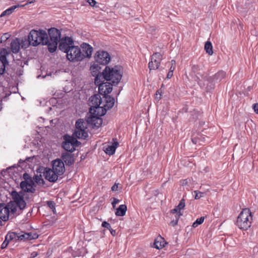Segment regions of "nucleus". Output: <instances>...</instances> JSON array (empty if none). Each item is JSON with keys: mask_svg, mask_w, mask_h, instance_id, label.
Listing matches in <instances>:
<instances>
[{"mask_svg": "<svg viewBox=\"0 0 258 258\" xmlns=\"http://www.w3.org/2000/svg\"><path fill=\"white\" fill-rule=\"evenodd\" d=\"M51 101L52 103H56V106L57 108H61L64 105L63 99L62 98H51Z\"/></svg>", "mask_w": 258, "mask_h": 258, "instance_id": "7c9ffc66", "label": "nucleus"}, {"mask_svg": "<svg viewBox=\"0 0 258 258\" xmlns=\"http://www.w3.org/2000/svg\"><path fill=\"white\" fill-rule=\"evenodd\" d=\"M162 98V91L160 90H158L156 92V99L159 100Z\"/></svg>", "mask_w": 258, "mask_h": 258, "instance_id": "79ce46f5", "label": "nucleus"}, {"mask_svg": "<svg viewBox=\"0 0 258 258\" xmlns=\"http://www.w3.org/2000/svg\"><path fill=\"white\" fill-rule=\"evenodd\" d=\"M18 236L17 233L16 232H10L8 233L7 235L6 236V240H9V241L15 240H18Z\"/></svg>", "mask_w": 258, "mask_h": 258, "instance_id": "72a5a7b5", "label": "nucleus"}, {"mask_svg": "<svg viewBox=\"0 0 258 258\" xmlns=\"http://www.w3.org/2000/svg\"><path fill=\"white\" fill-rule=\"evenodd\" d=\"M87 2L89 3V5L92 7H95V4L97 3L95 0H88Z\"/></svg>", "mask_w": 258, "mask_h": 258, "instance_id": "09e8293b", "label": "nucleus"}, {"mask_svg": "<svg viewBox=\"0 0 258 258\" xmlns=\"http://www.w3.org/2000/svg\"><path fill=\"white\" fill-rule=\"evenodd\" d=\"M167 244L164 239L161 236H158L154 240V247L157 249L162 248Z\"/></svg>", "mask_w": 258, "mask_h": 258, "instance_id": "a211bd4d", "label": "nucleus"}, {"mask_svg": "<svg viewBox=\"0 0 258 258\" xmlns=\"http://www.w3.org/2000/svg\"><path fill=\"white\" fill-rule=\"evenodd\" d=\"M9 242L10 241L9 240H7L6 238H5L4 241L3 242L2 244L1 245V248L4 249V248H6L7 246H8Z\"/></svg>", "mask_w": 258, "mask_h": 258, "instance_id": "a18cd8bd", "label": "nucleus"}, {"mask_svg": "<svg viewBox=\"0 0 258 258\" xmlns=\"http://www.w3.org/2000/svg\"><path fill=\"white\" fill-rule=\"evenodd\" d=\"M179 212H180V211L177 209H176V207H175L174 209H173V210H172L171 211V213L172 214H174L176 213H179Z\"/></svg>", "mask_w": 258, "mask_h": 258, "instance_id": "864d4df0", "label": "nucleus"}, {"mask_svg": "<svg viewBox=\"0 0 258 258\" xmlns=\"http://www.w3.org/2000/svg\"><path fill=\"white\" fill-rule=\"evenodd\" d=\"M88 136V133L85 130L75 131L73 137L66 134V151L73 152L76 150V148L79 147L81 144L77 139L84 140Z\"/></svg>", "mask_w": 258, "mask_h": 258, "instance_id": "7ed1b4c3", "label": "nucleus"}, {"mask_svg": "<svg viewBox=\"0 0 258 258\" xmlns=\"http://www.w3.org/2000/svg\"><path fill=\"white\" fill-rule=\"evenodd\" d=\"M64 164L61 159H56L52 162V170L58 175L63 173Z\"/></svg>", "mask_w": 258, "mask_h": 258, "instance_id": "2eb2a0df", "label": "nucleus"}, {"mask_svg": "<svg viewBox=\"0 0 258 258\" xmlns=\"http://www.w3.org/2000/svg\"><path fill=\"white\" fill-rule=\"evenodd\" d=\"M226 76V73L225 72L223 71H220L218 72H217L212 79L213 80L214 82H220L223 79H225Z\"/></svg>", "mask_w": 258, "mask_h": 258, "instance_id": "a878e982", "label": "nucleus"}, {"mask_svg": "<svg viewBox=\"0 0 258 258\" xmlns=\"http://www.w3.org/2000/svg\"><path fill=\"white\" fill-rule=\"evenodd\" d=\"M32 255H33V257H34L37 255V253H35V254L32 253Z\"/></svg>", "mask_w": 258, "mask_h": 258, "instance_id": "774afa93", "label": "nucleus"}, {"mask_svg": "<svg viewBox=\"0 0 258 258\" xmlns=\"http://www.w3.org/2000/svg\"><path fill=\"white\" fill-rule=\"evenodd\" d=\"M95 78V84L96 85L98 86V92L99 95H103V97L108 95V94L110 93L112 90V86L109 83L104 82L105 80L101 78L99 79V82L96 81V76H94Z\"/></svg>", "mask_w": 258, "mask_h": 258, "instance_id": "1a4fd4ad", "label": "nucleus"}, {"mask_svg": "<svg viewBox=\"0 0 258 258\" xmlns=\"http://www.w3.org/2000/svg\"><path fill=\"white\" fill-rule=\"evenodd\" d=\"M182 215V214L181 213H179V214H177L176 216H175V219H173V220H172L171 222H170V224L172 226H176L177 223H178V219L180 217V216Z\"/></svg>", "mask_w": 258, "mask_h": 258, "instance_id": "e433bc0d", "label": "nucleus"}, {"mask_svg": "<svg viewBox=\"0 0 258 258\" xmlns=\"http://www.w3.org/2000/svg\"><path fill=\"white\" fill-rule=\"evenodd\" d=\"M151 61L149 62L148 67L150 71L155 70L159 68L162 59V55L160 52H155L151 56Z\"/></svg>", "mask_w": 258, "mask_h": 258, "instance_id": "9d476101", "label": "nucleus"}, {"mask_svg": "<svg viewBox=\"0 0 258 258\" xmlns=\"http://www.w3.org/2000/svg\"><path fill=\"white\" fill-rule=\"evenodd\" d=\"M171 66H175V64H176V61L175 60H172L171 61Z\"/></svg>", "mask_w": 258, "mask_h": 258, "instance_id": "bf43d9fd", "label": "nucleus"}, {"mask_svg": "<svg viewBox=\"0 0 258 258\" xmlns=\"http://www.w3.org/2000/svg\"><path fill=\"white\" fill-rule=\"evenodd\" d=\"M34 181L30 179L29 180H25L20 183L21 188L25 192H34L35 189L34 188Z\"/></svg>", "mask_w": 258, "mask_h": 258, "instance_id": "4468645a", "label": "nucleus"}, {"mask_svg": "<svg viewBox=\"0 0 258 258\" xmlns=\"http://www.w3.org/2000/svg\"><path fill=\"white\" fill-rule=\"evenodd\" d=\"M101 69V67L97 64L90 67L92 75L96 76V81L99 80V79L101 78L106 81L111 86H115L119 83L123 74V69L120 66H115L113 68L105 66L102 73L100 72Z\"/></svg>", "mask_w": 258, "mask_h": 258, "instance_id": "f257e3e1", "label": "nucleus"}, {"mask_svg": "<svg viewBox=\"0 0 258 258\" xmlns=\"http://www.w3.org/2000/svg\"><path fill=\"white\" fill-rule=\"evenodd\" d=\"M252 108L254 112L258 114V103H255L252 105Z\"/></svg>", "mask_w": 258, "mask_h": 258, "instance_id": "8fccbe9b", "label": "nucleus"}, {"mask_svg": "<svg viewBox=\"0 0 258 258\" xmlns=\"http://www.w3.org/2000/svg\"><path fill=\"white\" fill-rule=\"evenodd\" d=\"M10 209H11V212L12 213H15L16 211V207H13L12 206L11 208H10Z\"/></svg>", "mask_w": 258, "mask_h": 258, "instance_id": "6e6d98bb", "label": "nucleus"}, {"mask_svg": "<svg viewBox=\"0 0 258 258\" xmlns=\"http://www.w3.org/2000/svg\"><path fill=\"white\" fill-rule=\"evenodd\" d=\"M89 101L91 107L90 108V113L91 114H96L100 116H103L106 113V109L103 107H100L102 99L99 94H94L89 98Z\"/></svg>", "mask_w": 258, "mask_h": 258, "instance_id": "423d86ee", "label": "nucleus"}, {"mask_svg": "<svg viewBox=\"0 0 258 258\" xmlns=\"http://www.w3.org/2000/svg\"><path fill=\"white\" fill-rule=\"evenodd\" d=\"M200 71V67L198 65H194L192 67V71L196 74Z\"/></svg>", "mask_w": 258, "mask_h": 258, "instance_id": "37998d69", "label": "nucleus"}, {"mask_svg": "<svg viewBox=\"0 0 258 258\" xmlns=\"http://www.w3.org/2000/svg\"><path fill=\"white\" fill-rule=\"evenodd\" d=\"M18 240H31L33 239H35L37 238L38 236L36 235V234H34V235H32V234L31 233H24L22 234H18Z\"/></svg>", "mask_w": 258, "mask_h": 258, "instance_id": "aec40b11", "label": "nucleus"}, {"mask_svg": "<svg viewBox=\"0 0 258 258\" xmlns=\"http://www.w3.org/2000/svg\"><path fill=\"white\" fill-rule=\"evenodd\" d=\"M175 69V66H171L170 68V69H169V71H171V70H172V72H173L174 70Z\"/></svg>", "mask_w": 258, "mask_h": 258, "instance_id": "052dcab7", "label": "nucleus"}, {"mask_svg": "<svg viewBox=\"0 0 258 258\" xmlns=\"http://www.w3.org/2000/svg\"><path fill=\"white\" fill-rule=\"evenodd\" d=\"M127 211V207L125 205H121L116 209L115 215L117 216H123Z\"/></svg>", "mask_w": 258, "mask_h": 258, "instance_id": "bb28decb", "label": "nucleus"}, {"mask_svg": "<svg viewBox=\"0 0 258 258\" xmlns=\"http://www.w3.org/2000/svg\"><path fill=\"white\" fill-rule=\"evenodd\" d=\"M97 112L96 114H91L86 120L87 123L92 124L94 128H99L102 123V119L100 117L101 116L97 115Z\"/></svg>", "mask_w": 258, "mask_h": 258, "instance_id": "f8f14e48", "label": "nucleus"}, {"mask_svg": "<svg viewBox=\"0 0 258 258\" xmlns=\"http://www.w3.org/2000/svg\"><path fill=\"white\" fill-rule=\"evenodd\" d=\"M42 171L41 170H37V174H36L33 177L34 182H35L38 185H43L44 184V181L42 178Z\"/></svg>", "mask_w": 258, "mask_h": 258, "instance_id": "412c9836", "label": "nucleus"}, {"mask_svg": "<svg viewBox=\"0 0 258 258\" xmlns=\"http://www.w3.org/2000/svg\"><path fill=\"white\" fill-rule=\"evenodd\" d=\"M20 41L19 39L16 38L13 40L11 43V48L12 51L16 53H18L20 50Z\"/></svg>", "mask_w": 258, "mask_h": 258, "instance_id": "393cba45", "label": "nucleus"}, {"mask_svg": "<svg viewBox=\"0 0 258 258\" xmlns=\"http://www.w3.org/2000/svg\"><path fill=\"white\" fill-rule=\"evenodd\" d=\"M36 0H28L27 3L25 4V5H27L28 4H33L34 2H35Z\"/></svg>", "mask_w": 258, "mask_h": 258, "instance_id": "4d7b16f0", "label": "nucleus"}, {"mask_svg": "<svg viewBox=\"0 0 258 258\" xmlns=\"http://www.w3.org/2000/svg\"><path fill=\"white\" fill-rule=\"evenodd\" d=\"M205 49L206 52L209 54L212 55L213 53V46L212 43L210 41H208L205 43Z\"/></svg>", "mask_w": 258, "mask_h": 258, "instance_id": "2f4dec72", "label": "nucleus"}, {"mask_svg": "<svg viewBox=\"0 0 258 258\" xmlns=\"http://www.w3.org/2000/svg\"><path fill=\"white\" fill-rule=\"evenodd\" d=\"M10 205L6 206L4 205L0 204V220L3 221L8 220L10 214Z\"/></svg>", "mask_w": 258, "mask_h": 258, "instance_id": "f3484780", "label": "nucleus"}, {"mask_svg": "<svg viewBox=\"0 0 258 258\" xmlns=\"http://www.w3.org/2000/svg\"><path fill=\"white\" fill-rule=\"evenodd\" d=\"M119 183H115L111 187V190L113 191H116L118 190Z\"/></svg>", "mask_w": 258, "mask_h": 258, "instance_id": "de8ad7c7", "label": "nucleus"}, {"mask_svg": "<svg viewBox=\"0 0 258 258\" xmlns=\"http://www.w3.org/2000/svg\"><path fill=\"white\" fill-rule=\"evenodd\" d=\"M194 192L196 194L195 199H199L203 196L204 192L198 190H195Z\"/></svg>", "mask_w": 258, "mask_h": 258, "instance_id": "a19ab883", "label": "nucleus"}, {"mask_svg": "<svg viewBox=\"0 0 258 258\" xmlns=\"http://www.w3.org/2000/svg\"><path fill=\"white\" fill-rule=\"evenodd\" d=\"M47 205L49 207V208L51 210H52L53 213L55 214L56 213L55 208V203L53 201H49L47 202Z\"/></svg>", "mask_w": 258, "mask_h": 258, "instance_id": "4c0bfd02", "label": "nucleus"}, {"mask_svg": "<svg viewBox=\"0 0 258 258\" xmlns=\"http://www.w3.org/2000/svg\"><path fill=\"white\" fill-rule=\"evenodd\" d=\"M203 75H204V73L203 72H201L200 71L198 72L196 74V78H197V79L196 80L198 82V84L200 86H202L203 85V83H202V80H201L200 77L203 78ZM203 85L204 86L205 85V84L204 83Z\"/></svg>", "mask_w": 258, "mask_h": 258, "instance_id": "f704fd0d", "label": "nucleus"}, {"mask_svg": "<svg viewBox=\"0 0 258 258\" xmlns=\"http://www.w3.org/2000/svg\"><path fill=\"white\" fill-rule=\"evenodd\" d=\"M203 79L205 82H206V89L207 91L210 92L213 90L215 88L214 82L211 78H208L207 77H203Z\"/></svg>", "mask_w": 258, "mask_h": 258, "instance_id": "5701e85b", "label": "nucleus"}, {"mask_svg": "<svg viewBox=\"0 0 258 258\" xmlns=\"http://www.w3.org/2000/svg\"><path fill=\"white\" fill-rule=\"evenodd\" d=\"M61 157L62 159L64 158V152H62L61 155Z\"/></svg>", "mask_w": 258, "mask_h": 258, "instance_id": "69168bd1", "label": "nucleus"}, {"mask_svg": "<svg viewBox=\"0 0 258 258\" xmlns=\"http://www.w3.org/2000/svg\"><path fill=\"white\" fill-rule=\"evenodd\" d=\"M48 34L50 39L48 38V49L50 52H54L57 46L58 42L60 41L59 49L64 52V38L60 39V32L55 28H51L48 30Z\"/></svg>", "mask_w": 258, "mask_h": 258, "instance_id": "f03ea898", "label": "nucleus"}, {"mask_svg": "<svg viewBox=\"0 0 258 258\" xmlns=\"http://www.w3.org/2000/svg\"><path fill=\"white\" fill-rule=\"evenodd\" d=\"M109 231L112 235L114 236L116 234V231L115 230L112 229L111 228L109 229Z\"/></svg>", "mask_w": 258, "mask_h": 258, "instance_id": "5fc2aeb1", "label": "nucleus"}, {"mask_svg": "<svg viewBox=\"0 0 258 258\" xmlns=\"http://www.w3.org/2000/svg\"><path fill=\"white\" fill-rule=\"evenodd\" d=\"M38 170L42 171L43 176H44L45 178L50 182L55 181L58 177V174H57L54 170L50 168L40 167L38 169Z\"/></svg>", "mask_w": 258, "mask_h": 258, "instance_id": "9b49d317", "label": "nucleus"}, {"mask_svg": "<svg viewBox=\"0 0 258 258\" xmlns=\"http://www.w3.org/2000/svg\"><path fill=\"white\" fill-rule=\"evenodd\" d=\"M81 48L82 50V54L84 55L83 59L86 57L90 58L93 51V47L87 43H83L81 45Z\"/></svg>", "mask_w": 258, "mask_h": 258, "instance_id": "dca6fc26", "label": "nucleus"}, {"mask_svg": "<svg viewBox=\"0 0 258 258\" xmlns=\"http://www.w3.org/2000/svg\"><path fill=\"white\" fill-rule=\"evenodd\" d=\"M3 37H5L6 39L8 38V35L7 34H5L2 37V39H3Z\"/></svg>", "mask_w": 258, "mask_h": 258, "instance_id": "e2e57ef3", "label": "nucleus"}, {"mask_svg": "<svg viewBox=\"0 0 258 258\" xmlns=\"http://www.w3.org/2000/svg\"><path fill=\"white\" fill-rule=\"evenodd\" d=\"M106 101V104L104 105V108L109 109L111 108L114 104V99L110 96L107 95L104 97Z\"/></svg>", "mask_w": 258, "mask_h": 258, "instance_id": "b1692460", "label": "nucleus"}, {"mask_svg": "<svg viewBox=\"0 0 258 258\" xmlns=\"http://www.w3.org/2000/svg\"><path fill=\"white\" fill-rule=\"evenodd\" d=\"M75 161L74 154L66 152V165H71Z\"/></svg>", "mask_w": 258, "mask_h": 258, "instance_id": "c85d7f7f", "label": "nucleus"}, {"mask_svg": "<svg viewBox=\"0 0 258 258\" xmlns=\"http://www.w3.org/2000/svg\"><path fill=\"white\" fill-rule=\"evenodd\" d=\"M183 109L184 110L185 112H187V109L186 108H183Z\"/></svg>", "mask_w": 258, "mask_h": 258, "instance_id": "338daca9", "label": "nucleus"}, {"mask_svg": "<svg viewBox=\"0 0 258 258\" xmlns=\"http://www.w3.org/2000/svg\"><path fill=\"white\" fill-rule=\"evenodd\" d=\"M6 64L0 61V74H3L5 71Z\"/></svg>", "mask_w": 258, "mask_h": 258, "instance_id": "ea45409f", "label": "nucleus"}, {"mask_svg": "<svg viewBox=\"0 0 258 258\" xmlns=\"http://www.w3.org/2000/svg\"><path fill=\"white\" fill-rule=\"evenodd\" d=\"M173 76V72L171 70V71H169L167 74V79H170Z\"/></svg>", "mask_w": 258, "mask_h": 258, "instance_id": "603ef678", "label": "nucleus"}, {"mask_svg": "<svg viewBox=\"0 0 258 258\" xmlns=\"http://www.w3.org/2000/svg\"><path fill=\"white\" fill-rule=\"evenodd\" d=\"M13 199L19 207L20 209L23 210L26 207V203L22 196H20L17 191H13L11 194Z\"/></svg>", "mask_w": 258, "mask_h": 258, "instance_id": "ddd939ff", "label": "nucleus"}, {"mask_svg": "<svg viewBox=\"0 0 258 258\" xmlns=\"http://www.w3.org/2000/svg\"><path fill=\"white\" fill-rule=\"evenodd\" d=\"M95 62L92 66L94 64L106 66L110 60V56L109 54L104 50H98L94 55Z\"/></svg>", "mask_w": 258, "mask_h": 258, "instance_id": "6e6552de", "label": "nucleus"}, {"mask_svg": "<svg viewBox=\"0 0 258 258\" xmlns=\"http://www.w3.org/2000/svg\"><path fill=\"white\" fill-rule=\"evenodd\" d=\"M102 226L104 227V228H107V229H108L109 230L111 228V226H110V224L109 223H108V222H107L106 221H104V222H102Z\"/></svg>", "mask_w": 258, "mask_h": 258, "instance_id": "c03bdc74", "label": "nucleus"}, {"mask_svg": "<svg viewBox=\"0 0 258 258\" xmlns=\"http://www.w3.org/2000/svg\"><path fill=\"white\" fill-rule=\"evenodd\" d=\"M185 207V200L182 199L180 200L179 204L177 206H176V209H177L179 211L183 209Z\"/></svg>", "mask_w": 258, "mask_h": 258, "instance_id": "58836bf2", "label": "nucleus"}, {"mask_svg": "<svg viewBox=\"0 0 258 258\" xmlns=\"http://www.w3.org/2000/svg\"><path fill=\"white\" fill-rule=\"evenodd\" d=\"M61 146L62 148L64 149V141L62 142V143L61 144Z\"/></svg>", "mask_w": 258, "mask_h": 258, "instance_id": "0e129e2a", "label": "nucleus"}, {"mask_svg": "<svg viewBox=\"0 0 258 258\" xmlns=\"http://www.w3.org/2000/svg\"><path fill=\"white\" fill-rule=\"evenodd\" d=\"M67 58L70 61H80L83 59L81 49L77 46H66Z\"/></svg>", "mask_w": 258, "mask_h": 258, "instance_id": "0eeeda50", "label": "nucleus"}, {"mask_svg": "<svg viewBox=\"0 0 258 258\" xmlns=\"http://www.w3.org/2000/svg\"><path fill=\"white\" fill-rule=\"evenodd\" d=\"M47 44H48V35L45 31L33 29L30 32L28 37L27 46L31 45L36 46L39 44L44 45Z\"/></svg>", "mask_w": 258, "mask_h": 258, "instance_id": "20e7f679", "label": "nucleus"}, {"mask_svg": "<svg viewBox=\"0 0 258 258\" xmlns=\"http://www.w3.org/2000/svg\"><path fill=\"white\" fill-rule=\"evenodd\" d=\"M188 179H183L180 181V184L182 186H185L188 184Z\"/></svg>", "mask_w": 258, "mask_h": 258, "instance_id": "3c124183", "label": "nucleus"}, {"mask_svg": "<svg viewBox=\"0 0 258 258\" xmlns=\"http://www.w3.org/2000/svg\"><path fill=\"white\" fill-rule=\"evenodd\" d=\"M28 176V175L27 173H25V174H24V176H24V179H25V180H29V179H30L26 178L27 176Z\"/></svg>", "mask_w": 258, "mask_h": 258, "instance_id": "680f3d73", "label": "nucleus"}, {"mask_svg": "<svg viewBox=\"0 0 258 258\" xmlns=\"http://www.w3.org/2000/svg\"><path fill=\"white\" fill-rule=\"evenodd\" d=\"M72 32L68 29H66V46L69 47L71 46H74V39L72 36Z\"/></svg>", "mask_w": 258, "mask_h": 258, "instance_id": "6ab92c4d", "label": "nucleus"}, {"mask_svg": "<svg viewBox=\"0 0 258 258\" xmlns=\"http://www.w3.org/2000/svg\"><path fill=\"white\" fill-rule=\"evenodd\" d=\"M85 122L83 119H78L75 123V131L85 130L86 127L85 126Z\"/></svg>", "mask_w": 258, "mask_h": 258, "instance_id": "cd10ccee", "label": "nucleus"}, {"mask_svg": "<svg viewBox=\"0 0 258 258\" xmlns=\"http://www.w3.org/2000/svg\"><path fill=\"white\" fill-rule=\"evenodd\" d=\"M192 142L194 144H197L198 143V140L196 138H192Z\"/></svg>", "mask_w": 258, "mask_h": 258, "instance_id": "13d9d810", "label": "nucleus"}, {"mask_svg": "<svg viewBox=\"0 0 258 258\" xmlns=\"http://www.w3.org/2000/svg\"><path fill=\"white\" fill-rule=\"evenodd\" d=\"M118 145V143L117 141L114 142L111 145H108L105 149L104 151L107 154L112 155L114 153Z\"/></svg>", "mask_w": 258, "mask_h": 258, "instance_id": "4be33fe9", "label": "nucleus"}, {"mask_svg": "<svg viewBox=\"0 0 258 258\" xmlns=\"http://www.w3.org/2000/svg\"><path fill=\"white\" fill-rule=\"evenodd\" d=\"M18 7V6H13L9 8V9H7L5 11H4L2 14L1 15V17H4L6 15H9L11 14H12L15 9Z\"/></svg>", "mask_w": 258, "mask_h": 258, "instance_id": "473e14b6", "label": "nucleus"}, {"mask_svg": "<svg viewBox=\"0 0 258 258\" xmlns=\"http://www.w3.org/2000/svg\"><path fill=\"white\" fill-rule=\"evenodd\" d=\"M9 53L8 52L6 49H3L0 51V61L3 62H5V64H7L8 63V61L7 59V55H8Z\"/></svg>", "mask_w": 258, "mask_h": 258, "instance_id": "c756f323", "label": "nucleus"}, {"mask_svg": "<svg viewBox=\"0 0 258 258\" xmlns=\"http://www.w3.org/2000/svg\"><path fill=\"white\" fill-rule=\"evenodd\" d=\"M204 219V217H201V218L197 219L196 221L192 224V227L194 228L197 227L199 225L203 223Z\"/></svg>", "mask_w": 258, "mask_h": 258, "instance_id": "c9c22d12", "label": "nucleus"}, {"mask_svg": "<svg viewBox=\"0 0 258 258\" xmlns=\"http://www.w3.org/2000/svg\"><path fill=\"white\" fill-rule=\"evenodd\" d=\"M252 220V217L250 210L245 208L242 209L238 215L236 225L239 229L246 230L250 227Z\"/></svg>", "mask_w": 258, "mask_h": 258, "instance_id": "39448f33", "label": "nucleus"}, {"mask_svg": "<svg viewBox=\"0 0 258 258\" xmlns=\"http://www.w3.org/2000/svg\"><path fill=\"white\" fill-rule=\"evenodd\" d=\"M113 199V201L112 202V207H113V208H115V205L119 203V200L115 198H112Z\"/></svg>", "mask_w": 258, "mask_h": 258, "instance_id": "49530a36", "label": "nucleus"}]
</instances>
